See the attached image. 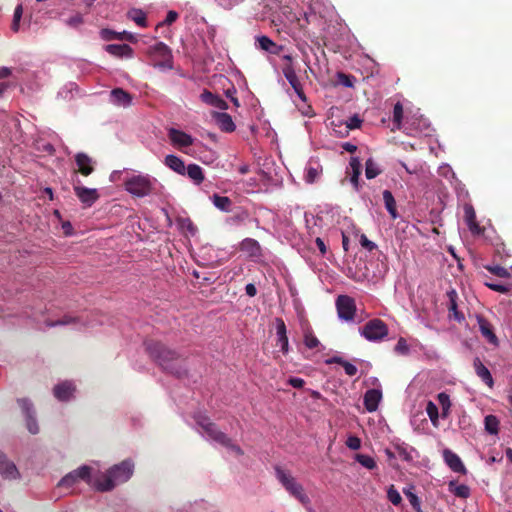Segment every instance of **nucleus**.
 <instances>
[{
	"label": "nucleus",
	"mask_w": 512,
	"mask_h": 512,
	"mask_svg": "<svg viewBox=\"0 0 512 512\" xmlns=\"http://www.w3.org/2000/svg\"><path fill=\"white\" fill-rule=\"evenodd\" d=\"M426 413L429 416L432 424L434 426H437L438 419H439V412H438V407L434 402L428 401V403L426 405Z\"/></svg>",
	"instance_id": "41"
},
{
	"label": "nucleus",
	"mask_w": 512,
	"mask_h": 512,
	"mask_svg": "<svg viewBox=\"0 0 512 512\" xmlns=\"http://www.w3.org/2000/svg\"><path fill=\"white\" fill-rule=\"evenodd\" d=\"M484 268L491 274L500 278H509L511 276L508 269L500 265H485Z\"/></svg>",
	"instance_id": "40"
},
{
	"label": "nucleus",
	"mask_w": 512,
	"mask_h": 512,
	"mask_svg": "<svg viewBox=\"0 0 512 512\" xmlns=\"http://www.w3.org/2000/svg\"><path fill=\"white\" fill-rule=\"evenodd\" d=\"M387 497L393 505H399L402 501V497L399 492L392 485L387 491Z\"/></svg>",
	"instance_id": "49"
},
{
	"label": "nucleus",
	"mask_w": 512,
	"mask_h": 512,
	"mask_svg": "<svg viewBox=\"0 0 512 512\" xmlns=\"http://www.w3.org/2000/svg\"><path fill=\"white\" fill-rule=\"evenodd\" d=\"M485 430L492 435H496L499 431V420L494 415H487L484 419Z\"/></svg>",
	"instance_id": "37"
},
{
	"label": "nucleus",
	"mask_w": 512,
	"mask_h": 512,
	"mask_svg": "<svg viewBox=\"0 0 512 512\" xmlns=\"http://www.w3.org/2000/svg\"><path fill=\"white\" fill-rule=\"evenodd\" d=\"M249 218V214L247 211L241 210L238 213H235L228 219V223L231 225H238L244 223Z\"/></svg>",
	"instance_id": "46"
},
{
	"label": "nucleus",
	"mask_w": 512,
	"mask_h": 512,
	"mask_svg": "<svg viewBox=\"0 0 512 512\" xmlns=\"http://www.w3.org/2000/svg\"><path fill=\"white\" fill-rule=\"evenodd\" d=\"M275 323L277 337H287V330L284 320L282 318H276Z\"/></svg>",
	"instance_id": "53"
},
{
	"label": "nucleus",
	"mask_w": 512,
	"mask_h": 512,
	"mask_svg": "<svg viewBox=\"0 0 512 512\" xmlns=\"http://www.w3.org/2000/svg\"><path fill=\"white\" fill-rule=\"evenodd\" d=\"M360 244L363 248H365L368 251H373L377 247L376 244L370 241L364 234H362L360 237Z\"/></svg>",
	"instance_id": "58"
},
{
	"label": "nucleus",
	"mask_w": 512,
	"mask_h": 512,
	"mask_svg": "<svg viewBox=\"0 0 512 512\" xmlns=\"http://www.w3.org/2000/svg\"><path fill=\"white\" fill-rule=\"evenodd\" d=\"M403 113H404V111H403L402 103L397 102L393 108V118H392L393 125L397 130H400L402 127Z\"/></svg>",
	"instance_id": "38"
},
{
	"label": "nucleus",
	"mask_w": 512,
	"mask_h": 512,
	"mask_svg": "<svg viewBox=\"0 0 512 512\" xmlns=\"http://www.w3.org/2000/svg\"><path fill=\"white\" fill-rule=\"evenodd\" d=\"M277 344L280 345L283 354H287L289 351L288 337H277Z\"/></svg>",
	"instance_id": "61"
},
{
	"label": "nucleus",
	"mask_w": 512,
	"mask_h": 512,
	"mask_svg": "<svg viewBox=\"0 0 512 512\" xmlns=\"http://www.w3.org/2000/svg\"><path fill=\"white\" fill-rule=\"evenodd\" d=\"M196 422L197 424L203 429L205 430L207 427H209V425L212 423L211 420L206 417V416H203V415H199L196 417Z\"/></svg>",
	"instance_id": "62"
},
{
	"label": "nucleus",
	"mask_w": 512,
	"mask_h": 512,
	"mask_svg": "<svg viewBox=\"0 0 512 512\" xmlns=\"http://www.w3.org/2000/svg\"><path fill=\"white\" fill-rule=\"evenodd\" d=\"M127 17L130 20H132L133 22H135L140 27L145 28L148 26L146 13L142 9H139V8L130 9L127 12Z\"/></svg>",
	"instance_id": "33"
},
{
	"label": "nucleus",
	"mask_w": 512,
	"mask_h": 512,
	"mask_svg": "<svg viewBox=\"0 0 512 512\" xmlns=\"http://www.w3.org/2000/svg\"><path fill=\"white\" fill-rule=\"evenodd\" d=\"M336 308L338 316L345 320L351 321L354 319L356 312V304L352 297L347 295H340L336 300Z\"/></svg>",
	"instance_id": "7"
},
{
	"label": "nucleus",
	"mask_w": 512,
	"mask_h": 512,
	"mask_svg": "<svg viewBox=\"0 0 512 512\" xmlns=\"http://www.w3.org/2000/svg\"><path fill=\"white\" fill-rule=\"evenodd\" d=\"M484 285L493 291L503 293V294H506L510 291L509 285H503V284H498V283H488L487 281H484Z\"/></svg>",
	"instance_id": "51"
},
{
	"label": "nucleus",
	"mask_w": 512,
	"mask_h": 512,
	"mask_svg": "<svg viewBox=\"0 0 512 512\" xmlns=\"http://www.w3.org/2000/svg\"><path fill=\"white\" fill-rule=\"evenodd\" d=\"M381 169L378 164L372 159L369 158L365 163V176L367 179H373L381 174Z\"/></svg>",
	"instance_id": "36"
},
{
	"label": "nucleus",
	"mask_w": 512,
	"mask_h": 512,
	"mask_svg": "<svg viewBox=\"0 0 512 512\" xmlns=\"http://www.w3.org/2000/svg\"><path fill=\"white\" fill-rule=\"evenodd\" d=\"M383 200H384L385 208L387 209V211L390 214V216L392 217V219H397L399 215L397 212L396 201H395V198H394L393 194L391 193V191H389V190L383 191Z\"/></svg>",
	"instance_id": "32"
},
{
	"label": "nucleus",
	"mask_w": 512,
	"mask_h": 512,
	"mask_svg": "<svg viewBox=\"0 0 512 512\" xmlns=\"http://www.w3.org/2000/svg\"><path fill=\"white\" fill-rule=\"evenodd\" d=\"M110 101L116 106L129 107L132 104V96L122 88H115L110 92Z\"/></svg>",
	"instance_id": "16"
},
{
	"label": "nucleus",
	"mask_w": 512,
	"mask_h": 512,
	"mask_svg": "<svg viewBox=\"0 0 512 512\" xmlns=\"http://www.w3.org/2000/svg\"><path fill=\"white\" fill-rule=\"evenodd\" d=\"M99 36L100 38L103 40V41H107V42H110V41H113V40H118V32L112 30V29H109V28H103L100 30L99 32Z\"/></svg>",
	"instance_id": "47"
},
{
	"label": "nucleus",
	"mask_w": 512,
	"mask_h": 512,
	"mask_svg": "<svg viewBox=\"0 0 512 512\" xmlns=\"http://www.w3.org/2000/svg\"><path fill=\"white\" fill-rule=\"evenodd\" d=\"M22 13H23V8L21 5H18L14 10L13 22L11 25V28L14 32H17L19 30V23H20V20L22 17Z\"/></svg>",
	"instance_id": "48"
},
{
	"label": "nucleus",
	"mask_w": 512,
	"mask_h": 512,
	"mask_svg": "<svg viewBox=\"0 0 512 512\" xmlns=\"http://www.w3.org/2000/svg\"><path fill=\"white\" fill-rule=\"evenodd\" d=\"M396 450H397V452H398V455H399L402 459H404V460H406V461H409V460L411 459V455H410V453H409L405 448L400 447V446H397V447H396Z\"/></svg>",
	"instance_id": "64"
},
{
	"label": "nucleus",
	"mask_w": 512,
	"mask_h": 512,
	"mask_svg": "<svg viewBox=\"0 0 512 512\" xmlns=\"http://www.w3.org/2000/svg\"><path fill=\"white\" fill-rule=\"evenodd\" d=\"M79 480L91 483V468L89 466L84 465L68 473L61 479L58 485L61 487H70Z\"/></svg>",
	"instance_id": "8"
},
{
	"label": "nucleus",
	"mask_w": 512,
	"mask_h": 512,
	"mask_svg": "<svg viewBox=\"0 0 512 512\" xmlns=\"http://www.w3.org/2000/svg\"><path fill=\"white\" fill-rule=\"evenodd\" d=\"M405 494H406L411 506L414 508V510L416 512H422L421 505H420V499L417 497V495H415L411 491H406Z\"/></svg>",
	"instance_id": "52"
},
{
	"label": "nucleus",
	"mask_w": 512,
	"mask_h": 512,
	"mask_svg": "<svg viewBox=\"0 0 512 512\" xmlns=\"http://www.w3.org/2000/svg\"><path fill=\"white\" fill-rule=\"evenodd\" d=\"M473 367L476 375L490 388L494 386L493 377L489 369L482 363L479 357L473 361Z\"/></svg>",
	"instance_id": "19"
},
{
	"label": "nucleus",
	"mask_w": 512,
	"mask_h": 512,
	"mask_svg": "<svg viewBox=\"0 0 512 512\" xmlns=\"http://www.w3.org/2000/svg\"><path fill=\"white\" fill-rule=\"evenodd\" d=\"M210 438L220 443L221 445H230V438L220 431L215 423H211L209 427L204 430Z\"/></svg>",
	"instance_id": "29"
},
{
	"label": "nucleus",
	"mask_w": 512,
	"mask_h": 512,
	"mask_svg": "<svg viewBox=\"0 0 512 512\" xmlns=\"http://www.w3.org/2000/svg\"><path fill=\"white\" fill-rule=\"evenodd\" d=\"M73 190L78 199L88 207L92 206L99 198L97 189L82 186L80 181L73 185Z\"/></svg>",
	"instance_id": "9"
},
{
	"label": "nucleus",
	"mask_w": 512,
	"mask_h": 512,
	"mask_svg": "<svg viewBox=\"0 0 512 512\" xmlns=\"http://www.w3.org/2000/svg\"><path fill=\"white\" fill-rule=\"evenodd\" d=\"M118 35V40L120 41H127L130 43H136L138 41L136 35L128 31L118 32Z\"/></svg>",
	"instance_id": "57"
},
{
	"label": "nucleus",
	"mask_w": 512,
	"mask_h": 512,
	"mask_svg": "<svg viewBox=\"0 0 512 512\" xmlns=\"http://www.w3.org/2000/svg\"><path fill=\"white\" fill-rule=\"evenodd\" d=\"M350 169H351V177L350 181L353 184L355 190H359V176L361 175V162L357 157H352L350 159Z\"/></svg>",
	"instance_id": "30"
},
{
	"label": "nucleus",
	"mask_w": 512,
	"mask_h": 512,
	"mask_svg": "<svg viewBox=\"0 0 512 512\" xmlns=\"http://www.w3.org/2000/svg\"><path fill=\"white\" fill-rule=\"evenodd\" d=\"M186 175L195 185H200L205 179L202 168L197 164H189L186 166Z\"/></svg>",
	"instance_id": "31"
},
{
	"label": "nucleus",
	"mask_w": 512,
	"mask_h": 512,
	"mask_svg": "<svg viewBox=\"0 0 512 512\" xmlns=\"http://www.w3.org/2000/svg\"><path fill=\"white\" fill-rule=\"evenodd\" d=\"M213 204L221 211L229 212L232 206V201L227 196H220L214 194L212 197Z\"/></svg>",
	"instance_id": "35"
},
{
	"label": "nucleus",
	"mask_w": 512,
	"mask_h": 512,
	"mask_svg": "<svg viewBox=\"0 0 512 512\" xmlns=\"http://www.w3.org/2000/svg\"><path fill=\"white\" fill-rule=\"evenodd\" d=\"M146 351L164 370L178 378L187 375L185 360L179 353L161 342L150 340L145 343Z\"/></svg>",
	"instance_id": "1"
},
{
	"label": "nucleus",
	"mask_w": 512,
	"mask_h": 512,
	"mask_svg": "<svg viewBox=\"0 0 512 512\" xmlns=\"http://www.w3.org/2000/svg\"><path fill=\"white\" fill-rule=\"evenodd\" d=\"M395 351L402 354V355H406L408 354L409 352V346L406 342V340L404 338H400L395 346Z\"/></svg>",
	"instance_id": "56"
},
{
	"label": "nucleus",
	"mask_w": 512,
	"mask_h": 512,
	"mask_svg": "<svg viewBox=\"0 0 512 512\" xmlns=\"http://www.w3.org/2000/svg\"><path fill=\"white\" fill-rule=\"evenodd\" d=\"M104 49L110 55L119 58H130L133 55V49L128 44H108Z\"/></svg>",
	"instance_id": "22"
},
{
	"label": "nucleus",
	"mask_w": 512,
	"mask_h": 512,
	"mask_svg": "<svg viewBox=\"0 0 512 512\" xmlns=\"http://www.w3.org/2000/svg\"><path fill=\"white\" fill-rule=\"evenodd\" d=\"M149 53L157 61L156 64H171L173 60L171 49L163 42H157L151 46Z\"/></svg>",
	"instance_id": "10"
},
{
	"label": "nucleus",
	"mask_w": 512,
	"mask_h": 512,
	"mask_svg": "<svg viewBox=\"0 0 512 512\" xmlns=\"http://www.w3.org/2000/svg\"><path fill=\"white\" fill-rule=\"evenodd\" d=\"M464 218L465 222L473 234H480L482 233V228L478 224L476 220V213L472 205L466 204L464 206Z\"/></svg>",
	"instance_id": "20"
},
{
	"label": "nucleus",
	"mask_w": 512,
	"mask_h": 512,
	"mask_svg": "<svg viewBox=\"0 0 512 512\" xmlns=\"http://www.w3.org/2000/svg\"><path fill=\"white\" fill-rule=\"evenodd\" d=\"M200 99L203 103L220 110L224 111L228 109V104L223 98H221L219 95L213 94L208 90H204L200 94Z\"/></svg>",
	"instance_id": "18"
},
{
	"label": "nucleus",
	"mask_w": 512,
	"mask_h": 512,
	"mask_svg": "<svg viewBox=\"0 0 512 512\" xmlns=\"http://www.w3.org/2000/svg\"><path fill=\"white\" fill-rule=\"evenodd\" d=\"M288 383L294 388H302L305 384V381L299 377H290Z\"/></svg>",
	"instance_id": "63"
},
{
	"label": "nucleus",
	"mask_w": 512,
	"mask_h": 512,
	"mask_svg": "<svg viewBox=\"0 0 512 512\" xmlns=\"http://www.w3.org/2000/svg\"><path fill=\"white\" fill-rule=\"evenodd\" d=\"M76 387L71 381H63L53 388V394L59 401H68L73 397Z\"/></svg>",
	"instance_id": "13"
},
{
	"label": "nucleus",
	"mask_w": 512,
	"mask_h": 512,
	"mask_svg": "<svg viewBox=\"0 0 512 512\" xmlns=\"http://www.w3.org/2000/svg\"><path fill=\"white\" fill-rule=\"evenodd\" d=\"M18 404L26 416L27 429L31 434H37L39 432V427L33 415L34 411L32 403L27 399H19Z\"/></svg>",
	"instance_id": "12"
},
{
	"label": "nucleus",
	"mask_w": 512,
	"mask_h": 512,
	"mask_svg": "<svg viewBox=\"0 0 512 512\" xmlns=\"http://www.w3.org/2000/svg\"><path fill=\"white\" fill-rule=\"evenodd\" d=\"M361 335L369 341H379L388 335V327L381 319H372L363 326Z\"/></svg>",
	"instance_id": "6"
},
{
	"label": "nucleus",
	"mask_w": 512,
	"mask_h": 512,
	"mask_svg": "<svg viewBox=\"0 0 512 512\" xmlns=\"http://www.w3.org/2000/svg\"><path fill=\"white\" fill-rule=\"evenodd\" d=\"M361 124L362 119L357 114L349 117V119L346 121V126L350 130L360 128Z\"/></svg>",
	"instance_id": "54"
},
{
	"label": "nucleus",
	"mask_w": 512,
	"mask_h": 512,
	"mask_svg": "<svg viewBox=\"0 0 512 512\" xmlns=\"http://www.w3.org/2000/svg\"><path fill=\"white\" fill-rule=\"evenodd\" d=\"M258 47L270 54L278 55L283 50V47L273 42L267 36H260L256 39Z\"/></svg>",
	"instance_id": "26"
},
{
	"label": "nucleus",
	"mask_w": 512,
	"mask_h": 512,
	"mask_svg": "<svg viewBox=\"0 0 512 512\" xmlns=\"http://www.w3.org/2000/svg\"><path fill=\"white\" fill-rule=\"evenodd\" d=\"M76 321H77L76 318L66 315V316L62 317L61 319H59L57 321L46 320L45 324H46L47 327H55V326H59V325L73 324Z\"/></svg>",
	"instance_id": "45"
},
{
	"label": "nucleus",
	"mask_w": 512,
	"mask_h": 512,
	"mask_svg": "<svg viewBox=\"0 0 512 512\" xmlns=\"http://www.w3.org/2000/svg\"><path fill=\"white\" fill-rule=\"evenodd\" d=\"M382 393L377 389H369L364 395V406L367 411L374 412L377 410Z\"/></svg>",
	"instance_id": "23"
},
{
	"label": "nucleus",
	"mask_w": 512,
	"mask_h": 512,
	"mask_svg": "<svg viewBox=\"0 0 512 512\" xmlns=\"http://www.w3.org/2000/svg\"><path fill=\"white\" fill-rule=\"evenodd\" d=\"M75 162L77 164V171L83 176H89L94 172V164L93 159L88 156L86 153L80 152L75 155Z\"/></svg>",
	"instance_id": "14"
},
{
	"label": "nucleus",
	"mask_w": 512,
	"mask_h": 512,
	"mask_svg": "<svg viewBox=\"0 0 512 512\" xmlns=\"http://www.w3.org/2000/svg\"><path fill=\"white\" fill-rule=\"evenodd\" d=\"M346 445L351 450H358L361 447V439L355 435H350L346 440Z\"/></svg>",
	"instance_id": "55"
},
{
	"label": "nucleus",
	"mask_w": 512,
	"mask_h": 512,
	"mask_svg": "<svg viewBox=\"0 0 512 512\" xmlns=\"http://www.w3.org/2000/svg\"><path fill=\"white\" fill-rule=\"evenodd\" d=\"M443 457L445 463L449 466V468L452 471L462 474H465L467 472L460 457L450 449H445L443 451Z\"/></svg>",
	"instance_id": "15"
},
{
	"label": "nucleus",
	"mask_w": 512,
	"mask_h": 512,
	"mask_svg": "<svg viewBox=\"0 0 512 512\" xmlns=\"http://www.w3.org/2000/svg\"><path fill=\"white\" fill-rule=\"evenodd\" d=\"M134 465L130 460H124L120 464L110 468L106 474L99 476L94 486L98 491L105 492L112 490L117 484L124 483L133 474Z\"/></svg>",
	"instance_id": "2"
},
{
	"label": "nucleus",
	"mask_w": 512,
	"mask_h": 512,
	"mask_svg": "<svg viewBox=\"0 0 512 512\" xmlns=\"http://www.w3.org/2000/svg\"><path fill=\"white\" fill-rule=\"evenodd\" d=\"M82 23H83V17L80 13H76L75 15H73L66 21V24L71 27H77V26L81 25Z\"/></svg>",
	"instance_id": "59"
},
{
	"label": "nucleus",
	"mask_w": 512,
	"mask_h": 512,
	"mask_svg": "<svg viewBox=\"0 0 512 512\" xmlns=\"http://www.w3.org/2000/svg\"><path fill=\"white\" fill-rule=\"evenodd\" d=\"M448 487L456 497L466 499L470 496V488L465 484L457 485L455 481H450Z\"/></svg>",
	"instance_id": "34"
},
{
	"label": "nucleus",
	"mask_w": 512,
	"mask_h": 512,
	"mask_svg": "<svg viewBox=\"0 0 512 512\" xmlns=\"http://www.w3.org/2000/svg\"><path fill=\"white\" fill-rule=\"evenodd\" d=\"M164 164L175 173L182 176L186 175V166L180 157L172 154L167 155L164 159Z\"/></svg>",
	"instance_id": "25"
},
{
	"label": "nucleus",
	"mask_w": 512,
	"mask_h": 512,
	"mask_svg": "<svg viewBox=\"0 0 512 512\" xmlns=\"http://www.w3.org/2000/svg\"><path fill=\"white\" fill-rule=\"evenodd\" d=\"M342 367L344 368L345 373H346L348 376H354V375H356V374H357V372H358L357 367H356L354 364H352V363H350V362H348V361H345V363H343V366H342Z\"/></svg>",
	"instance_id": "60"
},
{
	"label": "nucleus",
	"mask_w": 512,
	"mask_h": 512,
	"mask_svg": "<svg viewBox=\"0 0 512 512\" xmlns=\"http://www.w3.org/2000/svg\"><path fill=\"white\" fill-rule=\"evenodd\" d=\"M437 400L442 408V417H447L451 407L449 395L445 392H441L437 395Z\"/></svg>",
	"instance_id": "39"
},
{
	"label": "nucleus",
	"mask_w": 512,
	"mask_h": 512,
	"mask_svg": "<svg viewBox=\"0 0 512 512\" xmlns=\"http://www.w3.org/2000/svg\"><path fill=\"white\" fill-rule=\"evenodd\" d=\"M322 173V168L317 166V167H312V166H309L307 169H306V175H305V180L307 183H314L316 182L319 177H320V174Z\"/></svg>",
	"instance_id": "42"
},
{
	"label": "nucleus",
	"mask_w": 512,
	"mask_h": 512,
	"mask_svg": "<svg viewBox=\"0 0 512 512\" xmlns=\"http://www.w3.org/2000/svg\"><path fill=\"white\" fill-rule=\"evenodd\" d=\"M239 248L249 257L258 258L261 256V246L259 242L253 238H245L242 240Z\"/></svg>",
	"instance_id": "21"
},
{
	"label": "nucleus",
	"mask_w": 512,
	"mask_h": 512,
	"mask_svg": "<svg viewBox=\"0 0 512 512\" xmlns=\"http://www.w3.org/2000/svg\"><path fill=\"white\" fill-rule=\"evenodd\" d=\"M213 118L222 131L233 132L236 128L232 117L228 113L215 112L213 113Z\"/></svg>",
	"instance_id": "24"
},
{
	"label": "nucleus",
	"mask_w": 512,
	"mask_h": 512,
	"mask_svg": "<svg viewBox=\"0 0 512 512\" xmlns=\"http://www.w3.org/2000/svg\"><path fill=\"white\" fill-rule=\"evenodd\" d=\"M478 325L482 336L485 337L490 343L497 344L498 339L493 332V327L490 322L484 317H478Z\"/></svg>",
	"instance_id": "28"
},
{
	"label": "nucleus",
	"mask_w": 512,
	"mask_h": 512,
	"mask_svg": "<svg viewBox=\"0 0 512 512\" xmlns=\"http://www.w3.org/2000/svg\"><path fill=\"white\" fill-rule=\"evenodd\" d=\"M275 473L278 481L290 495L299 500L303 505L310 503V499L305 494L303 486L296 481L295 477H293L290 472L276 467Z\"/></svg>",
	"instance_id": "4"
},
{
	"label": "nucleus",
	"mask_w": 512,
	"mask_h": 512,
	"mask_svg": "<svg viewBox=\"0 0 512 512\" xmlns=\"http://www.w3.org/2000/svg\"><path fill=\"white\" fill-rule=\"evenodd\" d=\"M156 179L149 175L138 174L124 181L125 190L133 196L142 198L152 193Z\"/></svg>",
	"instance_id": "3"
},
{
	"label": "nucleus",
	"mask_w": 512,
	"mask_h": 512,
	"mask_svg": "<svg viewBox=\"0 0 512 512\" xmlns=\"http://www.w3.org/2000/svg\"><path fill=\"white\" fill-rule=\"evenodd\" d=\"M283 75L297 94L298 98L305 103V107L301 110L302 114L305 116L312 117L314 115L312 106L307 104V96L303 90V86L301 83L300 77L297 75L294 66H284Z\"/></svg>",
	"instance_id": "5"
},
{
	"label": "nucleus",
	"mask_w": 512,
	"mask_h": 512,
	"mask_svg": "<svg viewBox=\"0 0 512 512\" xmlns=\"http://www.w3.org/2000/svg\"><path fill=\"white\" fill-rule=\"evenodd\" d=\"M168 137L171 144L178 149L189 147L194 142L191 135L175 128L169 129Z\"/></svg>",
	"instance_id": "11"
},
{
	"label": "nucleus",
	"mask_w": 512,
	"mask_h": 512,
	"mask_svg": "<svg viewBox=\"0 0 512 512\" xmlns=\"http://www.w3.org/2000/svg\"><path fill=\"white\" fill-rule=\"evenodd\" d=\"M355 459L363 467H365V468H367L369 470H373L377 466L374 458L370 457L369 455L357 454Z\"/></svg>",
	"instance_id": "43"
},
{
	"label": "nucleus",
	"mask_w": 512,
	"mask_h": 512,
	"mask_svg": "<svg viewBox=\"0 0 512 512\" xmlns=\"http://www.w3.org/2000/svg\"><path fill=\"white\" fill-rule=\"evenodd\" d=\"M178 16L179 15L176 11L170 10L166 15L165 20L157 24L156 30H158L160 27H162L164 25H171L178 19Z\"/></svg>",
	"instance_id": "50"
},
{
	"label": "nucleus",
	"mask_w": 512,
	"mask_h": 512,
	"mask_svg": "<svg viewBox=\"0 0 512 512\" xmlns=\"http://www.w3.org/2000/svg\"><path fill=\"white\" fill-rule=\"evenodd\" d=\"M0 474L7 479H16L19 477V472L15 464L9 461L2 452H0Z\"/></svg>",
	"instance_id": "17"
},
{
	"label": "nucleus",
	"mask_w": 512,
	"mask_h": 512,
	"mask_svg": "<svg viewBox=\"0 0 512 512\" xmlns=\"http://www.w3.org/2000/svg\"><path fill=\"white\" fill-rule=\"evenodd\" d=\"M446 295L448 298L447 307H448L449 312L453 313V317L455 320L461 322L462 320H464V315L458 311V305H457L458 295H457L456 290L450 289L449 291H447Z\"/></svg>",
	"instance_id": "27"
},
{
	"label": "nucleus",
	"mask_w": 512,
	"mask_h": 512,
	"mask_svg": "<svg viewBox=\"0 0 512 512\" xmlns=\"http://www.w3.org/2000/svg\"><path fill=\"white\" fill-rule=\"evenodd\" d=\"M304 344L309 349L317 348L320 345V341L318 338L313 334L312 331L307 330L304 333Z\"/></svg>",
	"instance_id": "44"
}]
</instances>
